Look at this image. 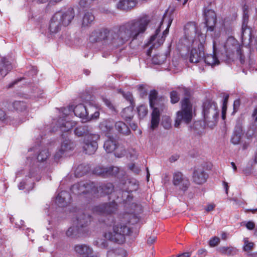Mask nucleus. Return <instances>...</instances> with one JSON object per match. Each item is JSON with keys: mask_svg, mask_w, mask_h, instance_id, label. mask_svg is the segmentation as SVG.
Listing matches in <instances>:
<instances>
[{"mask_svg": "<svg viewBox=\"0 0 257 257\" xmlns=\"http://www.w3.org/2000/svg\"><path fill=\"white\" fill-rule=\"evenodd\" d=\"M150 22V17L144 16L117 28L96 29L91 33L89 40L93 43L101 42L109 47L116 48L123 45L131 39H137L140 35L145 33Z\"/></svg>", "mask_w": 257, "mask_h": 257, "instance_id": "obj_1", "label": "nucleus"}, {"mask_svg": "<svg viewBox=\"0 0 257 257\" xmlns=\"http://www.w3.org/2000/svg\"><path fill=\"white\" fill-rule=\"evenodd\" d=\"M184 31V45L189 48L192 47L189 61L191 63H198L203 59L204 53L202 43L195 39L196 26L193 23H189L185 26Z\"/></svg>", "mask_w": 257, "mask_h": 257, "instance_id": "obj_2", "label": "nucleus"}, {"mask_svg": "<svg viewBox=\"0 0 257 257\" xmlns=\"http://www.w3.org/2000/svg\"><path fill=\"white\" fill-rule=\"evenodd\" d=\"M74 17L75 12L72 8L56 12L51 19L49 25L50 32L53 34L57 33L61 30L62 27L68 26L72 22Z\"/></svg>", "mask_w": 257, "mask_h": 257, "instance_id": "obj_3", "label": "nucleus"}, {"mask_svg": "<svg viewBox=\"0 0 257 257\" xmlns=\"http://www.w3.org/2000/svg\"><path fill=\"white\" fill-rule=\"evenodd\" d=\"M131 232L130 228L122 223H118L114 224L112 227V231L109 230L104 233L105 239L111 241L122 244L125 241V236L128 235Z\"/></svg>", "mask_w": 257, "mask_h": 257, "instance_id": "obj_4", "label": "nucleus"}, {"mask_svg": "<svg viewBox=\"0 0 257 257\" xmlns=\"http://www.w3.org/2000/svg\"><path fill=\"white\" fill-rule=\"evenodd\" d=\"M192 118V106L188 98L181 101V109L176 114L175 126L178 127L182 122L188 124Z\"/></svg>", "mask_w": 257, "mask_h": 257, "instance_id": "obj_5", "label": "nucleus"}, {"mask_svg": "<svg viewBox=\"0 0 257 257\" xmlns=\"http://www.w3.org/2000/svg\"><path fill=\"white\" fill-rule=\"evenodd\" d=\"M203 113L204 121L207 125L212 128L217 120L219 110L215 102L211 101H206L203 104Z\"/></svg>", "mask_w": 257, "mask_h": 257, "instance_id": "obj_6", "label": "nucleus"}, {"mask_svg": "<svg viewBox=\"0 0 257 257\" xmlns=\"http://www.w3.org/2000/svg\"><path fill=\"white\" fill-rule=\"evenodd\" d=\"M157 92L153 90L150 91L149 94V102L151 107L153 109L151 113V128L154 130L157 128L160 121V115L163 111V109L155 107V101L157 98Z\"/></svg>", "mask_w": 257, "mask_h": 257, "instance_id": "obj_7", "label": "nucleus"}, {"mask_svg": "<svg viewBox=\"0 0 257 257\" xmlns=\"http://www.w3.org/2000/svg\"><path fill=\"white\" fill-rule=\"evenodd\" d=\"M165 19L166 17L165 16H164L162 20L159 23V28H158L156 30L155 34L150 38L149 43L150 44H152V46L150 47L151 49H152L155 47H158L161 45L163 44L165 41L166 36L168 34L169 29L172 23V20L170 19L167 22V27L166 29L163 32V36H162L161 38H160V36H158V34L161 31V27L165 21Z\"/></svg>", "mask_w": 257, "mask_h": 257, "instance_id": "obj_8", "label": "nucleus"}, {"mask_svg": "<svg viewBox=\"0 0 257 257\" xmlns=\"http://www.w3.org/2000/svg\"><path fill=\"white\" fill-rule=\"evenodd\" d=\"M96 185L93 182L82 181L74 184L71 188L72 193L81 195L86 193L96 194Z\"/></svg>", "mask_w": 257, "mask_h": 257, "instance_id": "obj_9", "label": "nucleus"}, {"mask_svg": "<svg viewBox=\"0 0 257 257\" xmlns=\"http://www.w3.org/2000/svg\"><path fill=\"white\" fill-rule=\"evenodd\" d=\"M103 148L107 153H110L114 151L115 156L118 158L123 156L126 152L124 147L119 145L117 141L114 138L111 137L108 138L104 142Z\"/></svg>", "mask_w": 257, "mask_h": 257, "instance_id": "obj_10", "label": "nucleus"}, {"mask_svg": "<svg viewBox=\"0 0 257 257\" xmlns=\"http://www.w3.org/2000/svg\"><path fill=\"white\" fill-rule=\"evenodd\" d=\"M138 188V184L135 180H128L122 184L121 191L122 201L126 203L130 202L133 199L130 192L136 191Z\"/></svg>", "mask_w": 257, "mask_h": 257, "instance_id": "obj_11", "label": "nucleus"}, {"mask_svg": "<svg viewBox=\"0 0 257 257\" xmlns=\"http://www.w3.org/2000/svg\"><path fill=\"white\" fill-rule=\"evenodd\" d=\"M100 135L98 134L89 135L84 140L83 149L85 154H93L98 148L97 142L100 140Z\"/></svg>", "mask_w": 257, "mask_h": 257, "instance_id": "obj_12", "label": "nucleus"}, {"mask_svg": "<svg viewBox=\"0 0 257 257\" xmlns=\"http://www.w3.org/2000/svg\"><path fill=\"white\" fill-rule=\"evenodd\" d=\"M173 185L179 189L185 191L189 185V181L182 173L177 172L174 173L173 178Z\"/></svg>", "mask_w": 257, "mask_h": 257, "instance_id": "obj_13", "label": "nucleus"}, {"mask_svg": "<svg viewBox=\"0 0 257 257\" xmlns=\"http://www.w3.org/2000/svg\"><path fill=\"white\" fill-rule=\"evenodd\" d=\"M117 208L115 202L103 203L95 206L93 211L98 214H111L114 212Z\"/></svg>", "mask_w": 257, "mask_h": 257, "instance_id": "obj_14", "label": "nucleus"}, {"mask_svg": "<svg viewBox=\"0 0 257 257\" xmlns=\"http://www.w3.org/2000/svg\"><path fill=\"white\" fill-rule=\"evenodd\" d=\"M64 111L66 112H64L62 115H65V116L60 117L57 121L56 125L58 127L60 128L62 132H66L72 129V128L76 125V123L74 121H69V118H65L67 115L66 112L67 110L64 109Z\"/></svg>", "mask_w": 257, "mask_h": 257, "instance_id": "obj_15", "label": "nucleus"}, {"mask_svg": "<svg viewBox=\"0 0 257 257\" xmlns=\"http://www.w3.org/2000/svg\"><path fill=\"white\" fill-rule=\"evenodd\" d=\"M93 107L91 104H89V107H87L83 104L80 103L76 105L73 108V112L75 115L80 118L85 119L86 121L88 117V114L93 111Z\"/></svg>", "mask_w": 257, "mask_h": 257, "instance_id": "obj_16", "label": "nucleus"}, {"mask_svg": "<svg viewBox=\"0 0 257 257\" xmlns=\"http://www.w3.org/2000/svg\"><path fill=\"white\" fill-rule=\"evenodd\" d=\"M207 30L212 31L216 22V16L214 11L205 9L204 12Z\"/></svg>", "mask_w": 257, "mask_h": 257, "instance_id": "obj_17", "label": "nucleus"}, {"mask_svg": "<svg viewBox=\"0 0 257 257\" xmlns=\"http://www.w3.org/2000/svg\"><path fill=\"white\" fill-rule=\"evenodd\" d=\"M208 175L204 172V169L202 167L196 168L193 172V180L198 184H201L206 182Z\"/></svg>", "mask_w": 257, "mask_h": 257, "instance_id": "obj_18", "label": "nucleus"}, {"mask_svg": "<svg viewBox=\"0 0 257 257\" xmlns=\"http://www.w3.org/2000/svg\"><path fill=\"white\" fill-rule=\"evenodd\" d=\"M13 68V65L6 58L0 62V80L3 79Z\"/></svg>", "mask_w": 257, "mask_h": 257, "instance_id": "obj_19", "label": "nucleus"}, {"mask_svg": "<svg viewBox=\"0 0 257 257\" xmlns=\"http://www.w3.org/2000/svg\"><path fill=\"white\" fill-rule=\"evenodd\" d=\"M71 200L70 194L66 191H63L59 193L56 198V203L60 207H64L67 205Z\"/></svg>", "mask_w": 257, "mask_h": 257, "instance_id": "obj_20", "label": "nucleus"}, {"mask_svg": "<svg viewBox=\"0 0 257 257\" xmlns=\"http://www.w3.org/2000/svg\"><path fill=\"white\" fill-rule=\"evenodd\" d=\"M88 232L87 229H83L77 223L76 226L70 227L66 231V235L69 237L79 236Z\"/></svg>", "mask_w": 257, "mask_h": 257, "instance_id": "obj_21", "label": "nucleus"}, {"mask_svg": "<svg viewBox=\"0 0 257 257\" xmlns=\"http://www.w3.org/2000/svg\"><path fill=\"white\" fill-rule=\"evenodd\" d=\"M74 133L78 137L85 136V138H87L89 135L94 134L92 133V127L87 125L77 127L75 129Z\"/></svg>", "mask_w": 257, "mask_h": 257, "instance_id": "obj_22", "label": "nucleus"}, {"mask_svg": "<svg viewBox=\"0 0 257 257\" xmlns=\"http://www.w3.org/2000/svg\"><path fill=\"white\" fill-rule=\"evenodd\" d=\"M136 4V0H120L117 4V8L120 10L128 11L134 8Z\"/></svg>", "mask_w": 257, "mask_h": 257, "instance_id": "obj_23", "label": "nucleus"}, {"mask_svg": "<svg viewBox=\"0 0 257 257\" xmlns=\"http://www.w3.org/2000/svg\"><path fill=\"white\" fill-rule=\"evenodd\" d=\"M77 223L83 229H87L86 227L91 221V216L84 213L80 214L77 218Z\"/></svg>", "mask_w": 257, "mask_h": 257, "instance_id": "obj_24", "label": "nucleus"}, {"mask_svg": "<svg viewBox=\"0 0 257 257\" xmlns=\"http://www.w3.org/2000/svg\"><path fill=\"white\" fill-rule=\"evenodd\" d=\"M94 16L92 13L86 12L82 18L81 25L83 28H87L92 25L94 21Z\"/></svg>", "mask_w": 257, "mask_h": 257, "instance_id": "obj_25", "label": "nucleus"}, {"mask_svg": "<svg viewBox=\"0 0 257 257\" xmlns=\"http://www.w3.org/2000/svg\"><path fill=\"white\" fill-rule=\"evenodd\" d=\"M217 250L221 254L233 256L237 254L238 250L233 246H220Z\"/></svg>", "mask_w": 257, "mask_h": 257, "instance_id": "obj_26", "label": "nucleus"}, {"mask_svg": "<svg viewBox=\"0 0 257 257\" xmlns=\"http://www.w3.org/2000/svg\"><path fill=\"white\" fill-rule=\"evenodd\" d=\"M215 44L213 43V54H208L207 56L204 57L202 60L205 63L209 65L214 66L218 65L219 63V61L216 57V54L215 52Z\"/></svg>", "mask_w": 257, "mask_h": 257, "instance_id": "obj_27", "label": "nucleus"}, {"mask_svg": "<svg viewBox=\"0 0 257 257\" xmlns=\"http://www.w3.org/2000/svg\"><path fill=\"white\" fill-rule=\"evenodd\" d=\"M96 193L101 194H109L113 190V186L111 183H107L105 185L99 186L96 185Z\"/></svg>", "mask_w": 257, "mask_h": 257, "instance_id": "obj_28", "label": "nucleus"}, {"mask_svg": "<svg viewBox=\"0 0 257 257\" xmlns=\"http://www.w3.org/2000/svg\"><path fill=\"white\" fill-rule=\"evenodd\" d=\"M115 128L118 132L124 135H128L130 132L129 127L125 123L121 121L115 123Z\"/></svg>", "mask_w": 257, "mask_h": 257, "instance_id": "obj_29", "label": "nucleus"}, {"mask_svg": "<svg viewBox=\"0 0 257 257\" xmlns=\"http://www.w3.org/2000/svg\"><path fill=\"white\" fill-rule=\"evenodd\" d=\"M75 145L73 142L69 139H65L62 142L60 149L62 152L66 153L73 149Z\"/></svg>", "mask_w": 257, "mask_h": 257, "instance_id": "obj_30", "label": "nucleus"}, {"mask_svg": "<svg viewBox=\"0 0 257 257\" xmlns=\"http://www.w3.org/2000/svg\"><path fill=\"white\" fill-rule=\"evenodd\" d=\"M90 167L88 165L81 164L79 165L76 169L75 174L76 176L79 177L86 174L89 170Z\"/></svg>", "mask_w": 257, "mask_h": 257, "instance_id": "obj_31", "label": "nucleus"}, {"mask_svg": "<svg viewBox=\"0 0 257 257\" xmlns=\"http://www.w3.org/2000/svg\"><path fill=\"white\" fill-rule=\"evenodd\" d=\"M241 37L242 39H251V30L247 25H242Z\"/></svg>", "mask_w": 257, "mask_h": 257, "instance_id": "obj_32", "label": "nucleus"}, {"mask_svg": "<svg viewBox=\"0 0 257 257\" xmlns=\"http://www.w3.org/2000/svg\"><path fill=\"white\" fill-rule=\"evenodd\" d=\"M243 17H242V25H246L248 24V12L250 8V6L248 5L245 4L243 6Z\"/></svg>", "mask_w": 257, "mask_h": 257, "instance_id": "obj_33", "label": "nucleus"}, {"mask_svg": "<svg viewBox=\"0 0 257 257\" xmlns=\"http://www.w3.org/2000/svg\"><path fill=\"white\" fill-rule=\"evenodd\" d=\"M107 167H103L102 166H97L93 170V173L97 175L102 176L103 177L107 176Z\"/></svg>", "mask_w": 257, "mask_h": 257, "instance_id": "obj_34", "label": "nucleus"}, {"mask_svg": "<svg viewBox=\"0 0 257 257\" xmlns=\"http://www.w3.org/2000/svg\"><path fill=\"white\" fill-rule=\"evenodd\" d=\"M229 98V95L228 94H225L223 95V104L222 107V118L224 119L225 118L226 112L227 110V104L228 102V100Z\"/></svg>", "mask_w": 257, "mask_h": 257, "instance_id": "obj_35", "label": "nucleus"}, {"mask_svg": "<svg viewBox=\"0 0 257 257\" xmlns=\"http://www.w3.org/2000/svg\"><path fill=\"white\" fill-rule=\"evenodd\" d=\"M107 257H124V250L122 249L110 250L108 251Z\"/></svg>", "mask_w": 257, "mask_h": 257, "instance_id": "obj_36", "label": "nucleus"}, {"mask_svg": "<svg viewBox=\"0 0 257 257\" xmlns=\"http://www.w3.org/2000/svg\"><path fill=\"white\" fill-rule=\"evenodd\" d=\"M161 124L165 129H170L172 126V121L170 117L167 115L163 116Z\"/></svg>", "mask_w": 257, "mask_h": 257, "instance_id": "obj_37", "label": "nucleus"}, {"mask_svg": "<svg viewBox=\"0 0 257 257\" xmlns=\"http://www.w3.org/2000/svg\"><path fill=\"white\" fill-rule=\"evenodd\" d=\"M99 127L103 132H109L112 129V124L110 121L105 120L100 124Z\"/></svg>", "mask_w": 257, "mask_h": 257, "instance_id": "obj_38", "label": "nucleus"}, {"mask_svg": "<svg viewBox=\"0 0 257 257\" xmlns=\"http://www.w3.org/2000/svg\"><path fill=\"white\" fill-rule=\"evenodd\" d=\"M50 156L49 152L47 149L42 150L37 156V159L39 162L46 161Z\"/></svg>", "mask_w": 257, "mask_h": 257, "instance_id": "obj_39", "label": "nucleus"}, {"mask_svg": "<svg viewBox=\"0 0 257 257\" xmlns=\"http://www.w3.org/2000/svg\"><path fill=\"white\" fill-rule=\"evenodd\" d=\"M13 107L16 110L20 111H23L27 108L26 103L23 101H15L13 103Z\"/></svg>", "mask_w": 257, "mask_h": 257, "instance_id": "obj_40", "label": "nucleus"}, {"mask_svg": "<svg viewBox=\"0 0 257 257\" xmlns=\"http://www.w3.org/2000/svg\"><path fill=\"white\" fill-rule=\"evenodd\" d=\"M166 59V56L164 55H156L152 58V62L155 64L160 65L162 64Z\"/></svg>", "mask_w": 257, "mask_h": 257, "instance_id": "obj_41", "label": "nucleus"}, {"mask_svg": "<svg viewBox=\"0 0 257 257\" xmlns=\"http://www.w3.org/2000/svg\"><path fill=\"white\" fill-rule=\"evenodd\" d=\"M138 114L140 118H144L148 113L147 107L145 105H141L138 107Z\"/></svg>", "mask_w": 257, "mask_h": 257, "instance_id": "obj_42", "label": "nucleus"}, {"mask_svg": "<svg viewBox=\"0 0 257 257\" xmlns=\"http://www.w3.org/2000/svg\"><path fill=\"white\" fill-rule=\"evenodd\" d=\"M254 246L253 242H249L247 240H244V245L243 246V250L246 252V254L251 252V249Z\"/></svg>", "mask_w": 257, "mask_h": 257, "instance_id": "obj_43", "label": "nucleus"}, {"mask_svg": "<svg viewBox=\"0 0 257 257\" xmlns=\"http://www.w3.org/2000/svg\"><path fill=\"white\" fill-rule=\"evenodd\" d=\"M95 242V244L100 248H106L108 246V243L104 239L99 238Z\"/></svg>", "mask_w": 257, "mask_h": 257, "instance_id": "obj_44", "label": "nucleus"}, {"mask_svg": "<svg viewBox=\"0 0 257 257\" xmlns=\"http://www.w3.org/2000/svg\"><path fill=\"white\" fill-rule=\"evenodd\" d=\"M107 176L109 175H116L118 171L119 168L117 167L111 166L108 168H107Z\"/></svg>", "mask_w": 257, "mask_h": 257, "instance_id": "obj_45", "label": "nucleus"}, {"mask_svg": "<svg viewBox=\"0 0 257 257\" xmlns=\"http://www.w3.org/2000/svg\"><path fill=\"white\" fill-rule=\"evenodd\" d=\"M241 138V135L233 133L231 138V143L233 145L238 144L240 142Z\"/></svg>", "mask_w": 257, "mask_h": 257, "instance_id": "obj_46", "label": "nucleus"}, {"mask_svg": "<svg viewBox=\"0 0 257 257\" xmlns=\"http://www.w3.org/2000/svg\"><path fill=\"white\" fill-rule=\"evenodd\" d=\"M219 242L220 238L217 236H214L210 239L209 244L211 247H214L217 246Z\"/></svg>", "mask_w": 257, "mask_h": 257, "instance_id": "obj_47", "label": "nucleus"}, {"mask_svg": "<svg viewBox=\"0 0 257 257\" xmlns=\"http://www.w3.org/2000/svg\"><path fill=\"white\" fill-rule=\"evenodd\" d=\"M171 101L172 103L177 102L179 100V96L176 91H172L170 93Z\"/></svg>", "mask_w": 257, "mask_h": 257, "instance_id": "obj_48", "label": "nucleus"}, {"mask_svg": "<svg viewBox=\"0 0 257 257\" xmlns=\"http://www.w3.org/2000/svg\"><path fill=\"white\" fill-rule=\"evenodd\" d=\"M99 114L100 113L98 111H95L93 113L90 114V115L89 113L88 114V117L87 118L86 121L91 120L92 119H97V118H98Z\"/></svg>", "mask_w": 257, "mask_h": 257, "instance_id": "obj_49", "label": "nucleus"}, {"mask_svg": "<svg viewBox=\"0 0 257 257\" xmlns=\"http://www.w3.org/2000/svg\"><path fill=\"white\" fill-rule=\"evenodd\" d=\"M123 97L128 101L131 104H133L134 102V99L132 94L130 92L122 93Z\"/></svg>", "mask_w": 257, "mask_h": 257, "instance_id": "obj_50", "label": "nucleus"}, {"mask_svg": "<svg viewBox=\"0 0 257 257\" xmlns=\"http://www.w3.org/2000/svg\"><path fill=\"white\" fill-rule=\"evenodd\" d=\"M242 126L240 123H237L235 127L234 131L233 133L236 134H238L240 135H242Z\"/></svg>", "mask_w": 257, "mask_h": 257, "instance_id": "obj_51", "label": "nucleus"}, {"mask_svg": "<svg viewBox=\"0 0 257 257\" xmlns=\"http://www.w3.org/2000/svg\"><path fill=\"white\" fill-rule=\"evenodd\" d=\"M65 153L64 152H62L61 149H59V150L55 153L54 155V159L55 160H58L60 158H61L63 154Z\"/></svg>", "mask_w": 257, "mask_h": 257, "instance_id": "obj_52", "label": "nucleus"}, {"mask_svg": "<svg viewBox=\"0 0 257 257\" xmlns=\"http://www.w3.org/2000/svg\"><path fill=\"white\" fill-rule=\"evenodd\" d=\"M240 105V101L239 99H236L233 103V113L236 112Z\"/></svg>", "mask_w": 257, "mask_h": 257, "instance_id": "obj_53", "label": "nucleus"}, {"mask_svg": "<svg viewBox=\"0 0 257 257\" xmlns=\"http://www.w3.org/2000/svg\"><path fill=\"white\" fill-rule=\"evenodd\" d=\"M245 226L248 229L252 230L255 227V223L253 221H249L246 223Z\"/></svg>", "mask_w": 257, "mask_h": 257, "instance_id": "obj_54", "label": "nucleus"}, {"mask_svg": "<svg viewBox=\"0 0 257 257\" xmlns=\"http://www.w3.org/2000/svg\"><path fill=\"white\" fill-rule=\"evenodd\" d=\"M132 111V109L129 108V107H127V108H125L123 110V112H122V116L126 119V120H130L132 118V116L131 115H129V116H125L124 115V112H126V111Z\"/></svg>", "mask_w": 257, "mask_h": 257, "instance_id": "obj_55", "label": "nucleus"}, {"mask_svg": "<svg viewBox=\"0 0 257 257\" xmlns=\"http://www.w3.org/2000/svg\"><path fill=\"white\" fill-rule=\"evenodd\" d=\"M215 207V205L213 204H210L208 205L205 208V210L206 211L209 212L211 210H213Z\"/></svg>", "mask_w": 257, "mask_h": 257, "instance_id": "obj_56", "label": "nucleus"}, {"mask_svg": "<svg viewBox=\"0 0 257 257\" xmlns=\"http://www.w3.org/2000/svg\"><path fill=\"white\" fill-rule=\"evenodd\" d=\"M207 251L204 248H201L198 250V253L199 255L205 256L206 254Z\"/></svg>", "mask_w": 257, "mask_h": 257, "instance_id": "obj_57", "label": "nucleus"}, {"mask_svg": "<svg viewBox=\"0 0 257 257\" xmlns=\"http://www.w3.org/2000/svg\"><path fill=\"white\" fill-rule=\"evenodd\" d=\"M29 73L32 76L36 75V74L37 73V68L35 67H32L31 68V70L29 72Z\"/></svg>", "mask_w": 257, "mask_h": 257, "instance_id": "obj_58", "label": "nucleus"}, {"mask_svg": "<svg viewBox=\"0 0 257 257\" xmlns=\"http://www.w3.org/2000/svg\"><path fill=\"white\" fill-rule=\"evenodd\" d=\"M156 239V237L155 236L150 237L148 239L147 242H148V243L150 244H152L153 243H154Z\"/></svg>", "mask_w": 257, "mask_h": 257, "instance_id": "obj_59", "label": "nucleus"}, {"mask_svg": "<svg viewBox=\"0 0 257 257\" xmlns=\"http://www.w3.org/2000/svg\"><path fill=\"white\" fill-rule=\"evenodd\" d=\"M0 119L4 120L6 119V113L4 111L0 109Z\"/></svg>", "mask_w": 257, "mask_h": 257, "instance_id": "obj_60", "label": "nucleus"}, {"mask_svg": "<svg viewBox=\"0 0 257 257\" xmlns=\"http://www.w3.org/2000/svg\"><path fill=\"white\" fill-rule=\"evenodd\" d=\"M35 173V169H32L31 170H30L28 175L26 176V177H28L30 178H32V177L34 176Z\"/></svg>", "mask_w": 257, "mask_h": 257, "instance_id": "obj_61", "label": "nucleus"}, {"mask_svg": "<svg viewBox=\"0 0 257 257\" xmlns=\"http://www.w3.org/2000/svg\"><path fill=\"white\" fill-rule=\"evenodd\" d=\"M190 256V253L189 252H186L179 254L177 257H189Z\"/></svg>", "mask_w": 257, "mask_h": 257, "instance_id": "obj_62", "label": "nucleus"}, {"mask_svg": "<svg viewBox=\"0 0 257 257\" xmlns=\"http://www.w3.org/2000/svg\"><path fill=\"white\" fill-rule=\"evenodd\" d=\"M248 257H257V252H248L246 254Z\"/></svg>", "mask_w": 257, "mask_h": 257, "instance_id": "obj_63", "label": "nucleus"}, {"mask_svg": "<svg viewBox=\"0 0 257 257\" xmlns=\"http://www.w3.org/2000/svg\"><path fill=\"white\" fill-rule=\"evenodd\" d=\"M252 116L255 120L257 121V107L254 109L252 113Z\"/></svg>", "mask_w": 257, "mask_h": 257, "instance_id": "obj_64", "label": "nucleus"}]
</instances>
